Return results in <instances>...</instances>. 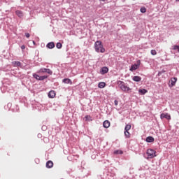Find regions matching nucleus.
Instances as JSON below:
<instances>
[{
  "label": "nucleus",
  "instance_id": "nucleus-19",
  "mask_svg": "<svg viewBox=\"0 0 179 179\" xmlns=\"http://www.w3.org/2000/svg\"><path fill=\"white\" fill-rule=\"evenodd\" d=\"M47 72V69L45 68H42L38 71L39 73H46Z\"/></svg>",
  "mask_w": 179,
  "mask_h": 179
},
{
  "label": "nucleus",
  "instance_id": "nucleus-22",
  "mask_svg": "<svg viewBox=\"0 0 179 179\" xmlns=\"http://www.w3.org/2000/svg\"><path fill=\"white\" fill-rule=\"evenodd\" d=\"M132 126H131V124H127L125 128H124V131H129V129H131Z\"/></svg>",
  "mask_w": 179,
  "mask_h": 179
},
{
  "label": "nucleus",
  "instance_id": "nucleus-34",
  "mask_svg": "<svg viewBox=\"0 0 179 179\" xmlns=\"http://www.w3.org/2000/svg\"><path fill=\"white\" fill-rule=\"evenodd\" d=\"M176 1H179V0H176Z\"/></svg>",
  "mask_w": 179,
  "mask_h": 179
},
{
  "label": "nucleus",
  "instance_id": "nucleus-3",
  "mask_svg": "<svg viewBox=\"0 0 179 179\" xmlns=\"http://www.w3.org/2000/svg\"><path fill=\"white\" fill-rule=\"evenodd\" d=\"M147 157L145 159H153L156 157V152L153 149H148L146 152Z\"/></svg>",
  "mask_w": 179,
  "mask_h": 179
},
{
  "label": "nucleus",
  "instance_id": "nucleus-6",
  "mask_svg": "<svg viewBox=\"0 0 179 179\" xmlns=\"http://www.w3.org/2000/svg\"><path fill=\"white\" fill-rule=\"evenodd\" d=\"M176 83H177V78H171L169 84V87H173V86H176Z\"/></svg>",
  "mask_w": 179,
  "mask_h": 179
},
{
  "label": "nucleus",
  "instance_id": "nucleus-28",
  "mask_svg": "<svg viewBox=\"0 0 179 179\" xmlns=\"http://www.w3.org/2000/svg\"><path fill=\"white\" fill-rule=\"evenodd\" d=\"M173 50H178V52H179V45H173Z\"/></svg>",
  "mask_w": 179,
  "mask_h": 179
},
{
  "label": "nucleus",
  "instance_id": "nucleus-21",
  "mask_svg": "<svg viewBox=\"0 0 179 179\" xmlns=\"http://www.w3.org/2000/svg\"><path fill=\"white\" fill-rule=\"evenodd\" d=\"M124 135L126 138H131V134L128 131H124Z\"/></svg>",
  "mask_w": 179,
  "mask_h": 179
},
{
  "label": "nucleus",
  "instance_id": "nucleus-29",
  "mask_svg": "<svg viewBox=\"0 0 179 179\" xmlns=\"http://www.w3.org/2000/svg\"><path fill=\"white\" fill-rule=\"evenodd\" d=\"M15 64L16 66H20V65H21L20 62H15Z\"/></svg>",
  "mask_w": 179,
  "mask_h": 179
},
{
  "label": "nucleus",
  "instance_id": "nucleus-24",
  "mask_svg": "<svg viewBox=\"0 0 179 179\" xmlns=\"http://www.w3.org/2000/svg\"><path fill=\"white\" fill-rule=\"evenodd\" d=\"M57 48L61 49L62 48V43H57L56 45Z\"/></svg>",
  "mask_w": 179,
  "mask_h": 179
},
{
  "label": "nucleus",
  "instance_id": "nucleus-16",
  "mask_svg": "<svg viewBox=\"0 0 179 179\" xmlns=\"http://www.w3.org/2000/svg\"><path fill=\"white\" fill-rule=\"evenodd\" d=\"M47 47L48 48L52 49V48H54V47H55V44H54L53 42H50L48 43Z\"/></svg>",
  "mask_w": 179,
  "mask_h": 179
},
{
  "label": "nucleus",
  "instance_id": "nucleus-18",
  "mask_svg": "<svg viewBox=\"0 0 179 179\" xmlns=\"http://www.w3.org/2000/svg\"><path fill=\"white\" fill-rule=\"evenodd\" d=\"M147 92H148V90H146L145 89H141L138 90V93H141V94H146Z\"/></svg>",
  "mask_w": 179,
  "mask_h": 179
},
{
  "label": "nucleus",
  "instance_id": "nucleus-9",
  "mask_svg": "<svg viewBox=\"0 0 179 179\" xmlns=\"http://www.w3.org/2000/svg\"><path fill=\"white\" fill-rule=\"evenodd\" d=\"M53 166H54V163L52 162V161H48L46 162L47 169H51L52 167H53Z\"/></svg>",
  "mask_w": 179,
  "mask_h": 179
},
{
  "label": "nucleus",
  "instance_id": "nucleus-2",
  "mask_svg": "<svg viewBox=\"0 0 179 179\" xmlns=\"http://www.w3.org/2000/svg\"><path fill=\"white\" fill-rule=\"evenodd\" d=\"M117 85L119 86V87L121 89V90H122V92H124L125 93H128V92H129V90H131V88H129V87L125 85V83L119 80L117 81Z\"/></svg>",
  "mask_w": 179,
  "mask_h": 179
},
{
  "label": "nucleus",
  "instance_id": "nucleus-25",
  "mask_svg": "<svg viewBox=\"0 0 179 179\" xmlns=\"http://www.w3.org/2000/svg\"><path fill=\"white\" fill-rule=\"evenodd\" d=\"M141 13H146V8L145 7H142L141 9H140Z\"/></svg>",
  "mask_w": 179,
  "mask_h": 179
},
{
  "label": "nucleus",
  "instance_id": "nucleus-10",
  "mask_svg": "<svg viewBox=\"0 0 179 179\" xmlns=\"http://www.w3.org/2000/svg\"><path fill=\"white\" fill-rule=\"evenodd\" d=\"M110 125V121L108 120H105L103 122V127L104 128H109Z\"/></svg>",
  "mask_w": 179,
  "mask_h": 179
},
{
  "label": "nucleus",
  "instance_id": "nucleus-30",
  "mask_svg": "<svg viewBox=\"0 0 179 179\" xmlns=\"http://www.w3.org/2000/svg\"><path fill=\"white\" fill-rule=\"evenodd\" d=\"M25 36H26V37H27V38H29V37H30V34L26 33V34H25Z\"/></svg>",
  "mask_w": 179,
  "mask_h": 179
},
{
  "label": "nucleus",
  "instance_id": "nucleus-14",
  "mask_svg": "<svg viewBox=\"0 0 179 179\" xmlns=\"http://www.w3.org/2000/svg\"><path fill=\"white\" fill-rule=\"evenodd\" d=\"M108 72V69L107 67L104 66L101 69L102 75H104V73H107Z\"/></svg>",
  "mask_w": 179,
  "mask_h": 179
},
{
  "label": "nucleus",
  "instance_id": "nucleus-5",
  "mask_svg": "<svg viewBox=\"0 0 179 179\" xmlns=\"http://www.w3.org/2000/svg\"><path fill=\"white\" fill-rule=\"evenodd\" d=\"M33 76L36 79V80H44V79H47L48 78V76H40L36 73L33 74Z\"/></svg>",
  "mask_w": 179,
  "mask_h": 179
},
{
  "label": "nucleus",
  "instance_id": "nucleus-27",
  "mask_svg": "<svg viewBox=\"0 0 179 179\" xmlns=\"http://www.w3.org/2000/svg\"><path fill=\"white\" fill-rule=\"evenodd\" d=\"M151 54H152V55H157V52H156L155 50H151Z\"/></svg>",
  "mask_w": 179,
  "mask_h": 179
},
{
  "label": "nucleus",
  "instance_id": "nucleus-4",
  "mask_svg": "<svg viewBox=\"0 0 179 179\" xmlns=\"http://www.w3.org/2000/svg\"><path fill=\"white\" fill-rule=\"evenodd\" d=\"M140 65H141V60H138V61L137 62V64H134V65H132V66H131L130 71H131V72H134V71H136V69H138V68H139Z\"/></svg>",
  "mask_w": 179,
  "mask_h": 179
},
{
  "label": "nucleus",
  "instance_id": "nucleus-26",
  "mask_svg": "<svg viewBox=\"0 0 179 179\" xmlns=\"http://www.w3.org/2000/svg\"><path fill=\"white\" fill-rule=\"evenodd\" d=\"M46 73H48V75H52V71H51L50 69H47Z\"/></svg>",
  "mask_w": 179,
  "mask_h": 179
},
{
  "label": "nucleus",
  "instance_id": "nucleus-20",
  "mask_svg": "<svg viewBox=\"0 0 179 179\" xmlns=\"http://www.w3.org/2000/svg\"><path fill=\"white\" fill-rule=\"evenodd\" d=\"M122 153H124L122 150H117L114 151V155H122Z\"/></svg>",
  "mask_w": 179,
  "mask_h": 179
},
{
  "label": "nucleus",
  "instance_id": "nucleus-31",
  "mask_svg": "<svg viewBox=\"0 0 179 179\" xmlns=\"http://www.w3.org/2000/svg\"><path fill=\"white\" fill-rule=\"evenodd\" d=\"M114 103H115V106H118V101L115 100Z\"/></svg>",
  "mask_w": 179,
  "mask_h": 179
},
{
  "label": "nucleus",
  "instance_id": "nucleus-12",
  "mask_svg": "<svg viewBox=\"0 0 179 179\" xmlns=\"http://www.w3.org/2000/svg\"><path fill=\"white\" fill-rule=\"evenodd\" d=\"M98 87H99V89H104V87H106V83L104 82H101L99 83Z\"/></svg>",
  "mask_w": 179,
  "mask_h": 179
},
{
  "label": "nucleus",
  "instance_id": "nucleus-1",
  "mask_svg": "<svg viewBox=\"0 0 179 179\" xmlns=\"http://www.w3.org/2000/svg\"><path fill=\"white\" fill-rule=\"evenodd\" d=\"M94 48L96 52L103 53L106 52V49H104V47L103 46V43L100 41H97L96 42H95Z\"/></svg>",
  "mask_w": 179,
  "mask_h": 179
},
{
  "label": "nucleus",
  "instance_id": "nucleus-13",
  "mask_svg": "<svg viewBox=\"0 0 179 179\" xmlns=\"http://www.w3.org/2000/svg\"><path fill=\"white\" fill-rule=\"evenodd\" d=\"M133 80H134V82H141V80H142V78L136 76H134V77L133 78Z\"/></svg>",
  "mask_w": 179,
  "mask_h": 179
},
{
  "label": "nucleus",
  "instance_id": "nucleus-11",
  "mask_svg": "<svg viewBox=\"0 0 179 179\" xmlns=\"http://www.w3.org/2000/svg\"><path fill=\"white\" fill-rule=\"evenodd\" d=\"M63 83L72 85V80H71L69 78H64L63 79Z\"/></svg>",
  "mask_w": 179,
  "mask_h": 179
},
{
  "label": "nucleus",
  "instance_id": "nucleus-8",
  "mask_svg": "<svg viewBox=\"0 0 179 179\" xmlns=\"http://www.w3.org/2000/svg\"><path fill=\"white\" fill-rule=\"evenodd\" d=\"M57 94H55V91L54 90H51L49 93H48V97L50 99H54V97H55Z\"/></svg>",
  "mask_w": 179,
  "mask_h": 179
},
{
  "label": "nucleus",
  "instance_id": "nucleus-32",
  "mask_svg": "<svg viewBox=\"0 0 179 179\" xmlns=\"http://www.w3.org/2000/svg\"><path fill=\"white\" fill-rule=\"evenodd\" d=\"M26 48V46H24V45H22V46H21V49L22 50H24Z\"/></svg>",
  "mask_w": 179,
  "mask_h": 179
},
{
  "label": "nucleus",
  "instance_id": "nucleus-15",
  "mask_svg": "<svg viewBox=\"0 0 179 179\" xmlns=\"http://www.w3.org/2000/svg\"><path fill=\"white\" fill-rule=\"evenodd\" d=\"M146 142H148V143L155 142V138L152 136H148L146 138Z\"/></svg>",
  "mask_w": 179,
  "mask_h": 179
},
{
  "label": "nucleus",
  "instance_id": "nucleus-17",
  "mask_svg": "<svg viewBox=\"0 0 179 179\" xmlns=\"http://www.w3.org/2000/svg\"><path fill=\"white\" fill-rule=\"evenodd\" d=\"M15 13H16L17 16H18L19 17H23V12H22L20 10H17V11H15Z\"/></svg>",
  "mask_w": 179,
  "mask_h": 179
},
{
  "label": "nucleus",
  "instance_id": "nucleus-23",
  "mask_svg": "<svg viewBox=\"0 0 179 179\" xmlns=\"http://www.w3.org/2000/svg\"><path fill=\"white\" fill-rule=\"evenodd\" d=\"M85 121H92V117L90 115H87L85 117Z\"/></svg>",
  "mask_w": 179,
  "mask_h": 179
},
{
  "label": "nucleus",
  "instance_id": "nucleus-7",
  "mask_svg": "<svg viewBox=\"0 0 179 179\" xmlns=\"http://www.w3.org/2000/svg\"><path fill=\"white\" fill-rule=\"evenodd\" d=\"M160 118L163 120V118H166V120H171V116L169 115V113H162L160 115Z\"/></svg>",
  "mask_w": 179,
  "mask_h": 179
},
{
  "label": "nucleus",
  "instance_id": "nucleus-33",
  "mask_svg": "<svg viewBox=\"0 0 179 179\" xmlns=\"http://www.w3.org/2000/svg\"><path fill=\"white\" fill-rule=\"evenodd\" d=\"M101 1V2H106V0H99Z\"/></svg>",
  "mask_w": 179,
  "mask_h": 179
}]
</instances>
